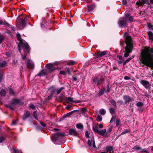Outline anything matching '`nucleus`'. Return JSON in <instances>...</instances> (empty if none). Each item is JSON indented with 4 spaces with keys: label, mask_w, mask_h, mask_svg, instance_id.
Here are the masks:
<instances>
[{
    "label": "nucleus",
    "mask_w": 153,
    "mask_h": 153,
    "mask_svg": "<svg viewBox=\"0 0 153 153\" xmlns=\"http://www.w3.org/2000/svg\"><path fill=\"white\" fill-rule=\"evenodd\" d=\"M153 48H145L141 53L139 59L141 63L153 69Z\"/></svg>",
    "instance_id": "1"
},
{
    "label": "nucleus",
    "mask_w": 153,
    "mask_h": 153,
    "mask_svg": "<svg viewBox=\"0 0 153 153\" xmlns=\"http://www.w3.org/2000/svg\"><path fill=\"white\" fill-rule=\"evenodd\" d=\"M16 36L17 40L19 41V42L17 43L18 51L21 53L22 48L25 53H29L30 52V49L28 44L26 42H23V39H22L21 36L19 33L16 34Z\"/></svg>",
    "instance_id": "2"
},
{
    "label": "nucleus",
    "mask_w": 153,
    "mask_h": 153,
    "mask_svg": "<svg viewBox=\"0 0 153 153\" xmlns=\"http://www.w3.org/2000/svg\"><path fill=\"white\" fill-rule=\"evenodd\" d=\"M124 36L125 39L126 45L125 51H123V52L125 53L124 56L127 57L129 56V54L132 51L133 46L131 37L125 34Z\"/></svg>",
    "instance_id": "3"
},
{
    "label": "nucleus",
    "mask_w": 153,
    "mask_h": 153,
    "mask_svg": "<svg viewBox=\"0 0 153 153\" xmlns=\"http://www.w3.org/2000/svg\"><path fill=\"white\" fill-rule=\"evenodd\" d=\"M113 127V125L110 124L107 127V130L106 132V129L99 130L98 127L97 126L95 125L93 126L92 129L95 133L101 135L105 137H106L110 134V133L112 131Z\"/></svg>",
    "instance_id": "4"
},
{
    "label": "nucleus",
    "mask_w": 153,
    "mask_h": 153,
    "mask_svg": "<svg viewBox=\"0 0 153 153\" xmlns=\"http://www.w3.org/2000/svg\"><path fill=\"white\" fill-rule=\"evenodd\" d=\"M46 66L48 69L47 71H45L44 70L42 69L36 76H38L40 77L42 75L45 76L48 74V72L49 73L52 72L55 70L52 64L48 63L46 64Z\"/></svg>",
    "instance_id": "5"
},
{
    "label": "nucleus",
    "mask_w": 153,
    "mask_h": 153,
    "mask_svg": "<svg viewBox=\"0 0 153 153\" xmlns=\"http://www.w3.org/2000/svg\"><path fill=\"white\" fill-rule=\"evenodd\" d=\"M93 85H95L96 84L97 86L99 85L102 84L105 80V78L102 76H95L92 78Z\"/></svg>",
    "instance_id": "6"
},
{
    "label": "nucleus",
    "mask_w": 153,
    "mask_h": 153,
    "mask_svg": "<svg viewBox=\"0 0 153 153\" xmlns=\"http://www.w3.org/2000/svg\"><path fill=\"white\" fill-rule=\"evenodd\" d=\"M64 133L61 132H58L55 133L51 138L53 142H55L58 140L60 137H63L65 136Z\"/></svg>",
    "instance_id": "7"
},
{
    "label": "nucleus",
    "mask_w": 153,
    "mask_h": 153,
    "mask_svg": "<svg viewBox=\"0 0 153 153\" xmlns=\"http://www.w3.org/2000/svg\"><path fill=\"white\" fill-rule=\"evenodd\" d=\"M91 140H88L87 141V143L88 146L91 147L92 145L91 142L93 143V147L95 149H97V147L96 146V144L94 140V136H92V137L90 138Z\"/></svg>",
    "instance_id": "8"
},
{
    "label": "nucleus",
    "mask_w": 153,
    "mask_h": 153,
    "mask_svg": "<svg viewBox=\"0 0 153 153\" xmlns=\"http://www.w3.org/2000/svg\"><path fill=\"white\" fill-rule=\"evenodd\" d=\"M108 51H99L95 52V56H97V58H98L102 57L104 56L107 55L108 53Z\"/></svg>",
    "instance_id": "9"
},
{
    "label": "nucleus",
    "mask_w": 153,
    "mask_h": 153,
    "mask_svg": "<svg viewBox=\"0 0 153 153\" xmlns=\"http://www.w3.org/2000/svg\"><path fill=\"white\" fill-rule=\"evenodd\" d=\"M140 82L146 89H149L150 84L149 81L145 80H141Z\"/></svg>",
    "instance_id": "10"
},
{
    "label": "nucleus",
    "mask_w": 153,
    "mask_h": 153,
    "mask_svg": "<svg viewBox=\"0 0 153 153\" xmlns=\"http://www.w3.org/2000/svg\"><path fill=\"white\" fill-rule=\"evenodd\" d=\"M127 21L123 18H121L118 21V23L120 27H124L127 24Z\"/></svg>",
    "instance_id": "11"
},
{
    "label": "nucleus",
    "mask_w": 153,
    "mask_h": 153,
    "mask_svg": "<svg viewBox=\"0 0 153 153\" xmlns=\"http://www.w3.org/2000/svg\"><path fill=\"white\" fill-rule=\"evenodd\" d=\"M30 115V112L28 111H24V112L22 117V119L23 120H26Z\"/></svg>",
    "instance_id": "12"
},
{
    "label": "nucleus",
    "mask_w": 153,
    "mask_h": 153,
    "mask_svg": "<svg viewBox=\"0 0 153 153\" xmlns=\"http://www.w3.org/2000/svg\"><path fill=\"white\" fill-rule=\"evenodd\" d=\"M17 21L22 25L23 29L27 26L26 22L25 21V19H21L19 18H17Z\"/></svg>",
    "instance_id": "13"
},
{
    "label": "nucleus",
    "mask_w": 153,
    "mask_h": 153,
    "mask_svg": "<svg viewBox=\"0 0 153 153\" xmlns=\"http://www.w3.org/2000/svg\"><path fill=\"white\" fill-rule=\"evenodd\" d=\"M69 134L74 136H78L79 133L73 128H71L69 131Z\"/></svg>",
    "instance_id": "14"
},
{
    "label": "nucleus",
    "mask_w": 153,
    "mask_h": 153,
    "mask_svg": "<svg viewBox=\"0 0 153 153\" xmlns=\"http://www.w3.org/2000/svg\"><path fill=\"white\" fill-rule=\"evenodd\" d=\"M64 100L66 102H68V101L71 102H76V103H80L81 102V101L80 100H76L74 101L73 100L72 98H71L70 97H65V99H64Z\"/></svg>",
    "instance_id": "15"
},
{
    "label": "nucleus",
    "mask_w": 153,
    "mask_h": 153,
    "mask_svg": "<svg viewBox=\"0 0 153 153\" xmlns=\"http://www.w3.org/2000/svg\"><path fill=\"white\" fill-rule=\"evenodd\" d=\"M123 98L125 100V103L126 104L129 102L130 101H132V98L128 95H124L123 97Z\"/></svg>",
    "instance_id": "16"
},
{
    "label": "nucleus",
    "mask_w": 153,
    "mask_h": 153,
    "mask_svg": "<svg viewBox=\"0 0 153 153\" xmlns=\"http://www.w3.org/2000/svg\"><path fill=\"white\" fill-rule=\"evenodd\" d=\"M113 147L112 146H108L106 147V150L107 152H102L100 153H108L109 152V153H111V152L113 150Z\"/></svg>",
    "instance_id": "17"
},
{
    "label": "nucleus",
    "mask_w": 153,
    "mask_h": 153,
    "mask_svg": "<svg viewBox=\"0 0 153 153\" xmlns=\"http://www.w3.org/2000/svg\"><path fill=\"white\" fill-rule=\"evenodd\" d=\"M20 102V99H13L10 102V104L13 105L19 104V102Z\"/></svg>",
    "instance_id": "18"
},
{
    "label": "nucleus",
    "mask_w": 153,
    "mask_h": 153,
    "mask_svg": "<svg viewBox=\"0 0 153 153\" xmlns=\"http://www.w3.org/2000/svg\"><path fill=\"white\" fill-rule=\"evenodd\" d=\"M48 91L50 92V94L53 95L54 93L56 92V88L54 86H52L48 89Z\"/></svg>",
    "instance_id": "19"
},
{
    "label": "nucleus",
    "mask_w": 153,
    "mask_h": 153,
    "mask_svg": "<svg viewBox=\"0 0 153 153\" xmlns=\"http://www.w3.org/2000/svg\"><path fill=\"white\" fill-rule=\"evenodd\" d=\"M27 67L30 69H33L34 68V65L33 62L28 61L27 62Z\"/></svg>",
    "instance_id": "20"
},
{
    "label": "nucleus",
    "mask_w": 153,
    "mask_h": 153,
    "mask_svg": "<svg viewBox=\"0 0 153 153\" xmlns=\"http://www.w3.org/2000/svg\"><path fill=\"white\" fill-rule=\"evenodd\" d=\"M95 7L94 4H92L88 5L87 6L88 10V11H90L93 10Z\"/></svg>",
    "instance_id": "21"
},
{
    "label": "nucleus",
    "mask_w": 153,
    "mask_h": 153,
    "mask_svg": "<svg viewBox=\"0 0 153 153\" xmlns=\"http://www.w3.org/2000/svg\"><path fill=\"white\" fill-rule=\"evenodd\" d=\"M105 89L104 88L100 89L99 91L97 94L99 97H100L103 95L105 92Z\"/></svg>",
    "instance_id": "22"
},
{
    "label": "nucleus",
    "mask_w": 153,
    "mask_h": 153,
    "mask_svg": "<svg viewBox=\"0 0 153 153\" xmlns=\"http://www.w3.org/2000/svg\"><path fill=\"white\" fill-rule=\"evenodd\" d=\"M147 34L149 36V39L152 41H153V33L151 31H149L147 32Z\"/></svg>",
    "instance_id": "23"
},
{
    "label": "nucleus",
    "mask_w": 153,
    "mask_h": 153,
    "mask_svg": "<svg viewBox=\"0 0 153 153\" xmlns=\"http://www.w3.org/2000/svg\"><path fill=\"white\" fill-rule=\"evenodd\" d=\"M64 87H61L60 88H56V94H58L60 93L64 89Z\"/></svg>",
    "instance_id": "24"
},
{
    "label": "nucleus",
    "mask_w": 153,
    "mask_h": 153,
    "mask_svg": "<svg viewBox=\"0 0 153 153\" xmlns=\"http://www.w3.org/2000/svg\"><path fill=\"white\" fill-rule=\"evenodd\" d=\"M64 96L63 94L61 93L60 94L59 97H58V99L60 102H62L63 100H64L65 99V98H63Z\"/></svg>",
    "instance_id": "25"
},
{
    "label": "nucleus",
    "mask_w": 153,
    "mask_h": 153,
    "mask_svg": "<svg viewBox=\"0 0 153 153\" xmlns=\"http://www.w3.org/2000/svg\"><path fill=\"white\" fill-rule=\"evenodd\" d=\"M110 102L111 103L115 108L117 107L116 102L113 99H112L110 100Z\"/></svg>",
    "instance_id": "26"
},
{
    "label": "nucleus",
    "mask_w": 153,
    "mask_h": 153,
    "mask_svg": "<svg viewBox=\"0 0 153 153\" xmlns=\"http://www.w3.org/2000/svg\"><path fill=\"white\" fill-rule=\"evenodd\" d=\"M7 65V63L5 61L0 62V67H4Z\"/></svg>",
    "instance_id": "27"
},
{
    "label": "nucleus",
    "mask_w": 153,
    "mask_h": 153,
    "mask_svg": "<svg viewBox=\"0 0 153 153\" xmlns=\"http://www.w3.org/2000/svg\"><path fill=\"white\" fill-rule=\"evenodd\" d=\"M134 149H135V150L137 151L138 152H141L142 149L140 147L137 146H136L134 147Z\"/></svg>",
    "instance_id": "28"
},
{
    "label": "nucleus",
    "mask_w": 153,
    "mask_h": 153,
    "mask_svg": "<svg viewBox=\"0 0 153 153\" xmlns=\"http://www.w3.org/2000/svg\"><path fill=\"white\" fill-rule=\"evenodd\" d=\"M72 70V68H70L69 67H66L65 69V71L68 73V75H71V73L70 70Z\"/></svg>",
    "instance_id": "29"
},
{
    "label": "nucleus",
    "mask_w": 153,
    "mask_h": 153,
    "mask_svg": "<svg viewBox=\"0 0 153 153\" xmlns=\"http://www.w3.org/2000/svg\"><path fill=\"white\" fill-rule=\"evenodd\" d=\"M0 25H5L8 26H10V25L5 21H4V22H3L2 20L0 21Z\"/></svg>",
    "instance_id": "30"
},
{
    "label": "nucleus",
    "mask_w": 153,
    "mask_h": 153,
    "mask_svg": "<svg viewBox=\"0 0 153 153\" xmlns=\"http://www.w3.org/2000/svg\"><path fill=\"white\" fill-rule=\"evenodd\" d=\"M9 93L10 95H15V93L13 90L11 88H9Z\"/></svg>",
    "instance_id": "31"
},
{
    "label": "nucleus",
    "mask_w": 153,
    "mask_h": 153,
    "mask_svg": "<svg viewBox=\"0 0 153 153\" xmlns=\"http://www.w3.org/2000/svg\"><path fill=\"white\" fill-rule=\"evenodd\" d=\"M6 91L4 89H2L0 92V94L1 96H6Z\"/></svg>",
    "instance_id": "32"
},
{
    "label": "nucleus",
    "mask_w": 153,
    "mask_h": 153,
    "mask_svg": "<svg viewBox=\"0 0 153 153\" xmlns=\"http://www.w3.org/2000/svg\"><path fill=\"white\" fill-rule=\"evenodd\" d=\"M143 105V103L141 102H139L136 104V105L139 108L142 107Z\"/></svg>",
    "instance_id": "33"
},
{
    "label": "nucleus",
    "mask_w": 153,
    "mask_h": 153,
    "mask_svg": "<svg viewBox=\"0 0 153 153\" xmlns=\"http://www.w3.org/2000/svg\"><path fill=\"white\" fill-rule=\"evenodd\" d=\"M109 111L110 113L112 114H114L115 113V109H114L113 108L111 107L109 109Z\"/></svg>",
    "instance_id": "34"
},
{
    "label": "nucleus",
    "mask_w": 153,
    "mask_h": 153,
    "mask_svg": "<svg viewBox=\"0 0 153 153\" xmlns=\"http://www.w3.org/2000/svg\"><path fill=\"white\" fill-rule=\"evenodd\" d=\"M76 127L77 128L81 129L83 128V126L81 123H79L76 125Z\"/></svg>",
    "instance_id": "35"
},
{
    "label": "nucleus",
    "mask_w": 153,
    "mask_h": 153,
    "mask_svg": "<svg viewBox=\"0 0 153 153\" xmlns=\"http://www.w3.org/2000/svg\"><path fill=\"white\" fill-rule=\"evenodd\" d=\"M147 27L149 29L153 30V25H152L150 23L147 22Z\"/></svg>",
    "instance_id": "36"
},
{
    "label": "nucleus",
    "mask_w": 153,
    "mask_h": 153,
    "mask_svg": "<svg viewBox=\"0 0 153 153\" xmlns=\"http://www.w3.org/2000/svg\"><path fill=\"white\" fill-rule=\"evenodd\" d=\"M136 4L139 6H142L143 4L142 1H141V0H139L136 2Z\"/></svg>",
    "instance_id": "37"
},
{
    "label": "nucleus",
    "mask_w": 153,
    "mask_h": 153,
    "mask_svg": "<svg viewBox=\"0 0 153 153\" xmlns=\"http://www.w3.org/2000/svg\"><path fill=\"white\" fill-rule=\"evenodd\" d=\"M102 120V117L100 115H97V118L96 120L98 122H100Z\"/></svg>",
    "instance_id": "38"
},
{
    "label": "nucleus",
    "mask_w": 153,
    "mask_h": 153,
    "mask_svg": "<svg viewBox=\"0 0 153 153\" xmlns=\"http://www.w3.org/2000/svg\"><path fill=\"white\" fill-rule=\"evenodd\" d=\"M111 87L110 86V85L109 84H108L107 85V86H106V87L107 88V90H106L107 92L109 93L110 92V91H111L110 88H111Z\"/></svg>",
    "instance_id": "39"
},
{
    "label": "nucleus",
    "mask_w": 153,
    "mask_h": 153,
    "mask_svg": "<svg viewBox=\"0 0 153 153\" xmlns=\"http://www.w3.org/2000/svg\"><path fill=\"white\" fill-rule=\"evenodd\" d=\"M129 131L128 129H124L122 133L120 134V135L125 134L126 133L129 132Z\"/></svg>",
    "instance_id": "40"
},
{
    "label": "nucleus",
    "mask_w": 153,
    "mask_h": 153,
    "mask_svg": "<svg viewBox=\"0 0 153 153\" xmlns=\"http://www.w3.org/2000/svg\"><path fill=\"white\" fill-rule=\"evenodd\" d=\"M76 62L74 61L73 60H71L69 62H68L67 64L69 65H72L76 64Z\"/></svg>",
    "instance_id": "41"
},
{
    "label": "nucleus",
    "mask_w": 153,
    "mask_h": 153,
    "mask_svg": "<svg viewBox=\"0 0 153 153\" xmlns=\"http://www.w3.org/2000/svg\"><path fill=\"white\" fill-rule=\"evenodd\" d=\"M29 107L32 109L33 110L35 109V108L34 105L32 103H30L29 105Z\"/></svg>",
    "instance_id": "42"
},
{
    "label": "nucleus",
    "mask_w": 153,
    "mask_h": 153,
    "mask_svg": "<svg viewBox=\"0 0 153 153\" xmlns=\"http://www.w3.org/2000/svg\"><path fill=\"white\" fill-rule=\"evenodd\" d=\"M100 114L102 115H104L105 114V111L104 109H102L100 111Z\"/></svg>",
    "instance_id": "43"
},
{
    "label": "nucleus",
    "mask_w": 153,
    "mask_h": 153,
    "mask_svg": "<svg viewBox=\"0 0 153 153\" xmlns=\"http://www.w3.org/2000/svg\"><path fill=\"white\" fill-rule=\"evenodd\" d=\"M12 151L13 152L12 153H19V151L16 149L15 148L13 147L12 148Z\"/></svg>",
    "instance_id": "44"
},
{
    "label": "nucleus",
    "mask_w": 153,
    "mask_h": 153,
    "mask_svg": "<svg viewBox=\"0 0 153 153\" xmlns=\"http://www.w3.org/2000/svg\"><path fill=\"white\" fill-rule=\"evenodd\" d=\"M81 110L82 112L84 113H85V112L88 111L86 108H82L81 109Z\"/></svg>",
    "instance_id": "45"
},
{
    "label": "nucleus",
    "mask_w": 153,
    "mask_h": 153,
    "mask_svg": "<svg viewBox=\"0 0 153 153\" xmlns=\"http://www.w3.org/2000/svg\"><path fill=\"white\" fill-rule=\"evenodd\" d=\"M116 126H119L120 123V120L118 118H116Z\"/></svg>",
    "instance_id": "46"
},
{
    "label": "nucleus",
    "mask_w": 153,
    "mask_h": 153,
    "mask_svg": "<svg viewBox=\"0 0 153 153\" xmlns=\"http://www.w3.org/2000/svg\"><path fill=\"white\" fill-rule=\"evenodd\" d=\"M117 103L118 104H119V106H120V105H123L124 104L125 102H123L122 101V100H118L117 101Z\"/></svg>",
    "instance_id": "47"
},
{
    "label": "nucleus",
    "mask_w": 153,
    "mask_h": 153,
    "mask_svg": "<svg viewBox=\"0 0 153 153\" xmlns=\"http://www.w3.org/2000/svg\"><path fill=\"white\" fill-rule=\"evenodd\" d=\"M117 57L120 61L124 60V59L121 56L117 55Z\"/></svg>",
    "instance_id": "48"
},
{
    "label": "nucleus",
    "mask_w": 153,
    "mask_h": 153,
    "mask_svg": "<svg viewBox=\"0 0 153 153\" xmlns=\"http://www.w3.org/2000/svg\"><path fill=\"white\" fill-rule=\"evenodd\" d=\"M130 14L129 13H127L125 14V17L123 18L124 19H125L126 20H127V19L128 17H129V16Z\"/></svg>",
    "instance_id": "49"
},
{
    "label": "nucleus",
    "mask_w": 153,
    "mask_h": 153,
    "mask_svg": "<svg viewBox=\"0 0 153 153\" xmlns=\"http://www.w3.org/2000/svg\"><path fill=\"white\" fill-rule=\"evenodd\" d=\"M33 116L36 119H38L37 115L36 114V111H34L33 112Z\"/></svg>",
    "instance_id": "50"
},
{
    "label": "nucleus",
    "mask_w": 153,
    "mask_h": 153,
    "mask_svg": "<svg viewBox=\"0 0 153 153\" xmlns=\"http://www.w3.org/2000/svg\"><path fill=\"white\" fill-rule=\"evenodd\" d=\"M4 140V138L3 137H0V143H2Z\"/></svg>",
    "instance_id": "51"
},
{
    "label": "nucleus",
    "mask_w": 153,
    "mask_h": 153,
    "mask_svg": "<svg viewBox=\"0 0 153 153\" xmlns=\"http://www.w3.org/2000/svg\"><path fill=\"white\" fill-rule=\"evenodd\" d=\"M17 62L16 60H13V66H16L17 65Z\"/></svg>",
    "instance_id": "52"
},
{
    "label": "nucleus",
    "mask_w": 153,
    "mask_h": 153,
    "mask_svg": "<svg viewBox=\"0 0 153 153\" xmlns=\"http://www.w3.org/2000/svg\"><path fill=\"white\" fill-rule=\"evenodd\" d=\"M70 115L69 114V113H67L65 114H64L62 117L63 118V119L65 118L69 117L70 116Z\"/></svg>",
    "instance_id": "53"
},
{
    "label": "nucleus",
    "mask_w": 153,
    "mask_h": 153,
    "mask_svg": "<svg viewBox=\"0 0 153 153\" xmlns=\"http://www.w3.org/2000/svg\"><path fill=\"white\" fill-rule=\"evenodd\" d=\"M85 136L86 138H89V133L88 131H85Z\"/></svg>",
    "instance_id": "54"
},
{
    "label": "nucleus",
    "mask_w": 153,
    "mask_h": 153,
    "mask_svg": "<svg viewBox=\"0 0 153 153\" xmlns=\"http://www.w3.org/2000/svg\"><path fill=\"white\" fill-rule=\"evenodd\" d=\"M137 110L139 111V112L141 113L143 111L144 109L142 107L140 108H138L137 109Z\"/></svg>",
    "instance_id": "55"
},
{
    "label": "nucleus",
    "mask_w": 153,
    "mask_h": 153,
    "mask_svg": "<svg viewBox=\"0 0 153 153\" xmlns=\"http://www.w3.org/2000/svg\"><path fill=\"white\" fill-rule=\"evenodd\" d=\"M78 111L77 110H74V111H73L71 112H69V114L70 115L73 114L74 113L77 112Z\"/></svg>",
    "instance_id": "56"
},
{
    "label": "nucleus",
    "mask_w": 153,
    "mask_h": 153,
    "mask_svg": "<svg viewBox=\"0 0 153 153\" xmlns=\"http://www.w3.org/2000/svg\"><path fill=\"white\" fill-rule=\"evenodd\" d=\"M12 104H10L8 106H7V107L9 108L10 109L12 110H14V108L12 106H11V105Z\"/></svg>",
    "instance_id": "57"
},
{
    "label": "nucleus",
    "mask_w": 153,
    "mask_h": 153,
    "mask_svg": "<svg viewBox=\"0 0 153 153\" xmlns=\"http://www.w3.org/2000/svg\"><path fill=\"white\" fill-rule=\"evenodd\" d=\"M141 152L143 153L146 152V153H149L146 149H142Z\"/></svg>",
    "instance_id": "58"
},
{
    "label": "nucleus",
    "mask_w": 153,
    "mask_h": 153,
    "mask_svg": "<svg viewBox=\"0 0 153 153\" xmlns=\"http://www.w3.org/2000/svg\"><path fill=\"white\" fill-rule=\"evenodd\" d=\"M59 74H62L63 75H65L66 74L65 72L63 71H61L59 72Z\"/></svg>",
    "instance_id": "59"
},
{
    "label": "nucleus",
    "mask_w": 153,
    "mask_h": 153,
    "mask_svg": "<svg viewBox=\"0 0 153 153\" xmlns=\"http://www.w3.org/2000/svg\"><path fill=\"white\" fill-rule=\"evenodd\" d=\"M133 18L132 16H130L128 17V20L131 22L133 21Z\"/></svg>",
    "instance_id": "60"
},
{
    "label": "nucleus",
    "mask_w": 153,
    "mask_h": 153,
    "mask_svg": "<svg viewBox=\"0 0 153 153\" xmlns=\"http://www.w3.org/2000/svg\"><path fill=\"white\" fill-rule=\"evenodd\" d=\"M40 124L43 126L45 127L46 126V124L42 121H40Z\"/></svg>",
    "instance_id": "61"
},
{
    "label": "nucleus",
    "mask_w": 153,
    "mask_h": 153,
    "mask_svg": "<svg viewBox=\"0 0 153 153\" xmlns=\"http://www.w3.org/2000/svg\"><path fill=\"white\" fill-rule=\"evenodd\" d=\"M142 1L143 4H147L148 1V0H141Z\"/></svg>",
    "instance_id": "62"
},
{
    "label": "nucleus",
    "mask_w": 153,
    "mask_h": 153,
    "mask_svg": "<svg viewBox=\"0 0 153 153\" xmlns=\"http://www.w3.org/2000/svg\"><path fill=\"white\" fill-rule=\"evenodd\" d=\"M115 119V116L112 117L111 118V119L110 122L111 123L113 121H114Z\"/></svg>",
    "instance_id": "63"
},
{
    "label": "nucleus",
    "mask_w": 153,
    "mask_h": 153,
    "mask_svg": "<svg viewBox=\"0 0 153 153\" xmlns=\"http://www.w3.org/2000/svg\"><path fill=\"white\" fill-rule=\"evenodd\" d=\"M122 2L123 4V5H126L127 4L126 0H122Z\"/></svg>",
    "instance_id": "64"
}]
</instances>
